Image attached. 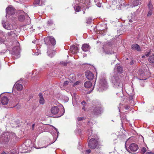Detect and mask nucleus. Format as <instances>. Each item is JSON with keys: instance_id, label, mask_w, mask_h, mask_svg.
Returning a JSON list of instances; mask_svg holds the SVG:
<instances>
[{"instance_id": "nucleus-1", "label": "nucleus", "mask_w": 154, "mask_h": 154, "mask_svg": "<svg viewBox=\"0 0 154 154\" xmlns=\"http://www.w3.org/2000/svg\"><path fill=\"white\" fill-rule=\"evenodd\" d=\"M112 83L115 88H118L120 90V92L122 91V79L119 78L117 74H116L112 78Z\"/></svg>"}, {"instance_id": "nucleus-2", "label": "nucleus", "mask_w": 154, "mask_h": 154, "mask_svg": "<svg viewBox=\"0 0 154 154\" xmlns=\"http://www.w3.org/2000/svg\"><path fill=\"white\" fill-rule=\"evenodd\" d=\"M88 145V147L91 149H98L99 148V143L97 139L91 138L89 141Z\"/></svg>"}, {"instance_id": "nucleus-3", "label": "nucleus", "mask_w": 154, "mask_h": 154, "mask_svg": "<svg viewBox=\"0 0 154 154\" xmlns=\"http://www.w3.org/2000/svg\"><path fill=\"white\" fill-rule=\"evenodd\" d=\"M45 44L47 45H54L55 44L56 41L54 38L52 37H47L44 38Z\"/></svg>"}, {"instance_id": "nucleus-4", "label": "nucleus", "mask_w": 154, "mask_h": 154, "mask_svg": "<svg viewBox=\"0 0 154 154\" xmlns=\"http://www.w3.org/2000/svg\"><path fill=\"white\" fill-rule=\"evenodd\" d=\"M11 54L13 57L15 58H17L20 57V52L19 48L18 47H14L12 50Z\"/></svg>"}, {"instance_id": "nucleus-5", "label": "nucleus", "mask_w": 154, "mask_h": 154, "mask_svg": "<svg viewBox=\"0 0 154 154\" xmlns=\"http://www.w3.org/2000/svg\"><path fill=\"white\" fill-rule=\"evenodd\" d=\"M125 148L128 152L131 153V152H134L137 151L138 149V147L136 144L132 143L130 144L128 149L126 146Z\"/></svg>"}, {"instance_id": "nucleus-6", "label": "nucleus", "mask_w": 154, "mask_h": 154, "mask_svg": "<svg viewBox=\"0 0 154 154\" xmlns=\"http://www.w3.org/2000/svg\"><path fill=\"white\" fill-rule=\"evenodd\" d=\"M99 86L100 88L99 89V90L100 91L106 90L108 87L107 82L105 79L100 80Z\"/></svg>"}, {"instance_id": "nucleus-7", "label": "nucleus", "mask_w": 154, "mask_h": 154, "mask_svg": "<svg viewBox=\"0 0 154 154\" xmlns=\"http://www.w3.org/2000/svg\"><path fill=\"white\" fill-rule=\"evenodd\" d=\"M110 46L108 44H106L103 46V51L106 54H112L114 52L113 51L110 50Z\"/></svg>"}, {"instance_id": "nucleus-8", "label": "nucleus", "mask_w": 154, "mask_h": 154, "mask_svg": "<svg viewBox=\"0 0 154 154\" xmlns=\"http://www.w3.org/2000/svg\"><path fill=\"white\" fill-rule=\"evenodd\" d=\"M102 107L100 105L95 106L93 109V112L94 115H97L100 114L102 112Z\"/></svg>"}, {"instance_id": "nucleus-9", "label": "nucleus", "mask_w": 154, "mask_h": 154, "mask_svg": "<svg viewBox=\"0 0 154 154\" xmlns=\"http://www.w3.org/2000/svg\"><path fill=\"white\" fill-rule=\"evenodd\" d=\"M6 16L7 15H12L15 13V11L14 8L12 6H9L6 9Z\"/></svg>"}, {"instance_id": "nucleus-10", "label": "nucleus", "mask_w": 154, "mask_h": 154, "mask_svg": "<svg viewBox=\"0 0 154 154\" xmlns=\"http://www.w3.org/2000/svg\"><path fill=\"white\" fill-rule=\"evenodd\" d=\"M51 114L53 115L57 114L59 112V108L57 106H53L50 109Z\"/></svg>"}, {"instance_id": "nucleus-11", "label": "nucleus", "mask_w": 154, "mask_h": 154, "mask_svg": "<svg viewBox=\"0 0 154 154\" xmlns=\"http://www.w3.org/2000/svg\"><path fill=\"white\" fill-rule=\"evenodd\" d=\"M85 75L87 78L89 80H92L94 78V75L89 71H87L85 72Z\"/></svg>"}, {"instance_id": "nucleus-12", "label": "nucleus", "mask_w": 154, "mask_h": 154, "mask_svg": "<svg viewBox=\"0 0 154 154\" xmlns=\"http://www.w3.org/2000/svg\"><path fill=\"white\" fill-rule=\"evenodd\" d=\"M78 47L75 45H72L70 47V50L71 52L73 54H76L78 52Z\"/></svg>"}, {"instance_id": "nucleus-13", "label": "nucleus", "mask_w": 154, "mask_h": 154, "mask_svg": "<svg viewBox=\"0 0 154 154\" xmlns=\"http://www.w3.org/2000/svg\"><path fill=\"white\" fill-rule=\"evenodd\" d=\"M9 99L6 96H4L1 99V102L3 105H6L8 103Z\"/></svg>"}, {"instance_id": "nucleus-14", "label": "nucleus", "mask_w": 154, "mask_h": 154, "mask_svg": "<svg viewBox=\"0 0 154 154\" xmlns=\"http://www.w3.org/2000/svg\"><path fill=\"white\" fill-rule=\"evenodd\" d=\"M6 40V37L3 35V32L0 31V43L4 42Z\"/></svg>"}, {"instance_id": "nucleus-15", "label": "nucleus", "mask_w": 154, "mask_h": 154, "mask_svg": "<svg viewBox=\"0 0 154 154\" xmlns=\"http://www.w3.org/2000/svg\"><path fill=\"white\" fill-rule=\"evenodd\" d=\"M116 69L118 72L119 73H121L123 71L122 68L119 64H116L115 66V68L114 69V70Z\"/></svg>"}, {"instance_id": "nucleus-16", "label": "nucleus", "mask_w": 154, "mask_h": 154, "mask_svg": "<svg viewBox=\"0 0 154 154\" xmlns=\"http://www.w3.org/2000/svg\"><path fill=\"white\" fill-rule=\"evenodd\" d=\"M2 24L3 27L6 29L10 30L11 29L10 24L8 22L5 23L4 21L2 22Z\"/></svg>"}, {"instance_id": "nucleus-17", "label": "nucleus", "mask_w": 154, "mask_h": 154, "mask_svg": "<svg viewBox=\"0 0 154 154\" xmlns=\"http://www.w3.org/2000/svg\"><path fill=\"white\" fill-rule=\"evenodd\" d=\"M90 49V47L87 44H84L82 47V50L85 52L88 51Z\"/></svg>"}, {"instance_id": "nucleus-18", "label": "nucleus", "mask_w": 154, "mask_h": 154, "mask_svg": "<svg viewBox=\"0 0 154 154\" xmlns=\"http://www.w3.org/2000/svg\"><path fill=\"white\" fill-rule=\"evenodd\" d=\"M132 49L133 50H135L137 51H141V49L139 45L137 44H134L131 46Z\"/></svg>"}, {"instance_id": "nucleus-19", "label": "nucleus", "mask_w": 154, "mask_h": 154, "mask_svg": "<svg viewBox=\"0 0 154 154\" xmlns=\"http://www.w3.org/2000/svg\"><path fill=\"white\" fill-rule=\"evenodd\" d=\"M38 96L39 97V103L41 104H44L45 103V100L42 94L40 93L38 94Z\"/></svg>"}, {"instance_id": "nucleus-20", "label": "nucleus", "mask_w": 154, "mask_h": 154, "mask_svg": "<svg viewBox=\"0 0 154 154\" xmlns=\"http://www.w3.org/2000/svg\"><path fill=\"white\" fill-rule=\"evenodd\" d=\"M8 37L10 38H12L13 37H14L16 35L13 31H11L7 33Z\"/></svg>"}, {"instance_id": "nucleus-21", "label": "nucleus", "mask_w": 154, "mask_h": 154, "mask_svg": "<svg viewBox=\"0 0 154 154\" xmlns=\"http://www.w3.org/2000/svg\"><path fill=\"white\" fill-rule=\"evenodd\" d=\"M47 53L50 57H52L55 54L56 52L54 50H48Z\"/></svg>"}, {"instance_id": "nucleus-22", "label": "nucleus", "mask_w": 154, "mask_h": 154, "mask_svg": "<svg viewBox=\"0 0 154 154\" xmlns=\"http://www.w3.org/2000/svg\"><path fill=\"white\" fill-rule=\"evenodd\" d=\"M84 86L87 88H90L92 86V83L90 81H87L85 82Z\"/></svg>"}, {"instance_id": "nucleus-23", "label": "nucleus", "mask_w": 154, "mask_h": 154, "mask_svg": "<svg viewBox=\"0 0 154 154\" xmlns=\"http://www.w3.org/2000/svg\"><path fill=\"white\" fill-rule=\"evenodd\" d=\"M15 88L18 91L22 90L23 89V85L20 84H17L15 85Z\"/></svg>"}, {"instance_id": "nucleus-24", "label": "nucleus", "mask_w": 154, "mask_h": 154, "mask_svg": "<svg viewBox=\"0 0 154 154\" xmlns=\"http://www.w3.org/2000/svg\"><path fill=\"white\" fill-rule=\"evenodd\" d=\"M148 60L150 63H154V54L151 55L149 57Z\"/></svg>"}, {"instance_id": "nucleus-25", "label": "nucleus", "mask_w": 154, "mask_h": 154, "mask_svg": "<svg viewBox=\"0 0 154 154\" xmlns=\"http://www.w3.org/2000/svg\"><path fill=\"white\" fill-rule=\"evenodd\" d=\"M59 132L57 131V129L54 127L53 129V132H51V134L53 137H54L55 136H56L57 134H58Z\"/></svg>"}, {"instance_id": "nucleus-26", "label": "nucleus", "mask_w": 154, "mask_h": 154, "mask_svg": "<svg viewBox=\"0 0 154 154\" xmlns=\"http://www.w3.org/2000/svg\"><path fill=\"white\" fill-rule=\"evenodd\" d=\"M141 0H135L133 2V6H131V7H133L137 6L140 3V2Z\"/></svg>"}, {"instance_id": "nucleus-27", "label": "nucleus", "mask_w": 154, "mask_h": 154, "mask_svg": "<svg viewBox=\"0 0 154 154\" xmlns=\"http://www.w3.org/2000/svg\"><path fill=\"white\" fill-rule=\"evenodd\" d=\"M40 0H34L33 3V5L35 6H38L40 4Z\"/></svg>"}, {"instance_id": "nucleus-28", "label": "nucleus", "mask_w": 154, "mask_h": 154, "mask_svg": "<svg viewBox=\"0 0 154 154\" xmlns=\"http://www.w3.org/2000/svg\"><path fill=\"white\" fill-rule=\"evenodd\" d=\"M81 7L79 6H76L75 8V11L79 12L81 11Z\"/></svg>"}, {"instance_id": "nucleus-29", "label": "nucleus", "mask_w": 154, "mask_h": 154, "mask_svg": "<svg viewBox=\"0 0 154 154\" xmlns=\"http://www.w3.org/2000/svg\"><path fill=\"white\" fill-rule=\"evenodd\" d=\"M148 6L150 10H152L153 8V6L152 5V4L151 2H149V4H148Z\"/></svg>"}, {"instance_id": "nucleus-30", "label": "nucleus", "mask_w": 154, "mask_h": 154, "mask_svg": "<svg viewBox=\"0 0 154 154\" xmlns=\"http://www.w3.org/2000/svg\"><path fill=\"white\" fill-rule=\"evenodd\" d=\"M18 19L19 21H22L24 19V16L23 15H20Z\"/></svg>"}, {"instance_id": "nucleus-31", "label": "nucleus", "mask_w": 154, "mask_h": 154, "mask_svg": "<svg viewBox=\"0 0 154 154\" xmlns=\"http://www.w3.org/2000/svg\"><path fill=\"white\" fill-rule=\"evenodd\" d=\"M67 62L65 61H62L60 62V63L63 66H66L67 65Z\"/></svg>"}, {"instance_id": "nucleus-32", "label": "nucleus", "mask_w": 154, "mask_h": 154, "mask_svg": "<svg viewBox=\"0 0 154 154\" xmlns=\"http://www.w3.org/2000/svg\"><path fill=\"white\" fill-rule=\"evenodd\" d=\"M146 151V149L144 147H143L141 149V152L142 154H144Z\"/></svg>"}, {"instance_id": "nucleus-33", "label": "nucleus", "mask_w": 154, "mask_h": 154, "mask_svg": "<svg viewBox=\"0 0 154 154\" xmlns=\"http://www.w3.org/2000/svg\"><path fill=\"white\" fill-rule=\"evenodd\" d=\"M152 14V12L151 11V10H150L149 11L147 15L148 17H150L151 16Z\"/></svg>"}, {"instance_id": "nucleus-34", "label": "nucleus", "mask_w": 154, "mask_h": 154, "mask_svg": "<svg viewBox=\"0 0 154 154\" xmlns=\"http://www.w3.org/2000/svg\"><path fill=\"white\" fill-rule=\"evenodd\" d=\"M47 23L49 25H51L53 23V21L51 20H49L47 22Z\"/></svg>"}, {"instance_id": "nucleus-35", "label": "nucleus", "mask_w": 154, "mask_h": 154, "mask_svg": "<svg viewBox=\"0 0 154 154\" xmlns=\"http://www.w3.org/2000/svg\"><path fill=\"white\" fill-rule=\"evenodd\" d=\"M77 120L78 121H80L82 120H83L85 119V118L84 117H78L77 119Z\"/></svg>"}, {"instance_id": "nucleus-36", "label": "nucleus", "mask_w": 154, "mask_h": 154, "mask_svg": "<svg viewBox=\"0 0 154 154\" xmlns=\"http://www.w3.org/2000/svg\"><path fill=\"white\" fill-rule=\"evenodd\" d=\"M69 83V82L68 81H66L64 82L63 84V86H65L67 85Z\"/></svg>"}, {"instance_id": "nucleus-37", "label": "nucleus", "mask_w": 154, "mask_h": 154, "mask_svg": "<svg viewBox=\"0 0 154 154\" xmlns=\"http://www.w3.org/2000/svg\"><path fill=\"white\" fill-rule=\"evenodd\" d=\"M91 152V150L90 149L86 150L85 153L87 154H89Z\"/></svg>"}, {"instance_id": "nucleus-38", "label": "nucleus", "mask_w": 154, "mask_h": 154, "mask_svg": "<svg viewBox=\"0 0 154 154\" xmlns=\"http://www.w3.org/2000/svg\"><path fill=\"white\" fill-rule=\"evenodd\" d=\"M134 95V94H131V95H130V97H129V99L131 100H133V97Z\"/></svg>"}, {"instance_id": "nucleus-39", "label": "nucleus", "mask_w": 154, "mask_h": 154, "mask_svg": "<svg viewBox=\"0 0 154 154\" xmlns=\"http://www.w3.org/2000/svg\"><path fill=\"white\" fill-rule=\"evenodd\" d=\"M150 53V52H146L145 53V55L146 56V57H148L149 56V54Z\"/></svg>"}, {"instance_id": "nucleus-40", "label": "nucleus", "mask_w": 154, "mask_h": 154, "mask_svg": "<svg viewBox=\"0 0 154 154\" xmlns=\"http://www.w3.org/2000/svg\"><path fill=\"white\" fill-rule=\"evenodd\" d=\"M37 52L35 53V54L36 55H38L40 51L37 49Z\"/></svg>"}, {"instance_id": "nucleus-41", "label": "nucleus", "mask_w": 154, "mask_h": 154, "mask_svg": "<svg viewBox=\"0 0 154 154\" xmlns=\"http://www.w3.org/2000/svg\"><path fill=\"white\" fill-rule=\"evenodd\" d=\"M88 132H89V136H91L92 133V130H90L88 131Z\"/></svg>"}, {"instance_id": "nucleus-42", "label": "nucleus", "mask_w": 154, "mask_h": 154, "mask_svg": "<svg viewBox=\"0 0 154 154\" xmlns=\"http://www.w3.org/2000/svg\"><path fill=\"white\" fill-rule=\"evenodd\" d=\"M97 7H100L101 6V5L100 3H97Z\"/></svg>"}, {"instance_id": "nucleus-43", "label": "nucleus", "mask_w": 154, "mask_h": 154, "mask_svg": "<svg viewBox=\"0 0 154 154\" xmlns=\"http://www.w3.org/2000/svg\"><path fill=\"white\" fill-rule=\"evenodd\" d=\"M134 60H131L130 62V64L131 65H132L133 64H134Z\"/></svg>"}, {"instance_id": "nucleus-44", "label": "nucleus", "mask_w": 154, "mask_h": 154, "mask_svg": "<svg viewBox=\"0 0 154 154\" xmlns=\"http://www.w3.org/2000/svg\"><path fill=\"white\" fill-rule=\"evenodd\" d=\"M130 108V107L127 105L125 106V108L126 109H128Z\"/></svg>"}, {"instance_id": "nucleus-45", "label": "nucleus", "mask_w": 154, "mask_h": 154, "mask_svg": "<svg viewBox=\"0 0 154 154\" xmlns=\"http://www.w3.org/2000/svg\"><path fill=\"white\" fill-rule=\"evenodd\" d=\"M146 154H154V153L151 152H147Z\"/></svg>"}, {"instance_id": "nucleus-46", "label": "nucleus", "mask_w": 154, "mask_h": 154, "mask_svg": "<svg viewBox=\"0 0 154 154\" xmlns=\"http://www.w3.org/2000/svg\"><path fill=\"white\" fill-rule=\"evenodd\" d=\"M35 124H32V130L34 129V128L35 127Z\"/></svg>"}, {"instance_id": "nucleus-47", "label": "nucleus", "mask_w": 154, "mask_h": 154, "mask_svg": "<svg viewBox=\"0 0 154 154\" xmlns=\"http://www.w3.org/2000/svg\"><path fill=\"white\" fill-rule=\"evenodd\" d=\"M10 154H18L17 153V152H10Z\"/></svg>"}, {"instance_id": "nucleus-48", "label": "nucleus", "mask_w": 154, "mask_h": 154, "mask_svg": "<svg viewBox=\"0 0 154 154\" xmlns=\"http://www.w3.org/2000/svg\"><path fill=\"white\" fill-rule=\"evenodd\" d=\"M36 40H34L32 41V42L34 44H35L36 43Z\"/></svg>"}, {"instance_id": "nucleus-49", "label": "nucleus", "mask_w": 154, "mask_h": 154, "mask_svg": "<svg viewBox=\"0 0 154 154\" xmlns=\"http://www.w3.org/2000/svg\"><path fill=\"white\" fill-rule=\"evenodd\" d=\"M64 110L63 112V113L62 114H61L60 116L62 115H63L64 113Z\"/></svg>"}, {"instance_id": "nucleus-50", "label": "nucleus", "mask_w": 154, "mask_h": 154, "mask_svg": "<svg viewBox=\"0 0 154 154\" xmlns=\"http://www.w3.org/2000/svg\"><path fill=\"white\" fill-rule=\"evenodd\" d=\"M47 115L48 116H49V117H52V116H51V114L50 115V114H48V113H47Z\"/></svg>"}, {"instance_id": "nucleus-51", "label": "nucleus", "mask_w": 154, "mask_h": 154, "mask_svg": "<svg viewBox=\"0 0 154 154\" xmlns=\"http://www.w3.org/2000/svg\"><path fill=\"white\" fill-rule=\"evenodd\" d=\"M1 154H6V153L5 152H2V153H1Z\"/></svg>"}, {"instance_id": "nucleus-52", "label": "nucleus", "mask_w": 154, "mask_h": 154, "mask_svg": "<svg viewBox=\"0 0 154 154\" xmlns=\"http://www.w3.org/2000/svg\"><path fill=\"white\" fill-rule=\"evenodd\" d=\"M83 103H85V101H82V103L83 104Z\"/></svg>"}, {"instance_id": "nucleus-53", "label": "nucleus", "mask_w": 154, "mask_h": 154, "mask_svg": "<svg viewBox=\"0 0 154 154\" xmlns=\"http://www.w3.org/2000/svg\"><path fill=\"white\" fill-rule=\"evenodd\" d=\"M78 82L79 83V82H76L75 83V85H77V84H78Z\"/></svg>"}, {"instance_id": "nucleus-54", "label": "nucleus", "mask_w": 154, "mask_h": 154, "mask_svg": "<svg viewBox=\"0 0 154 154\" xmlns=\"http://www.w3.org/2000/svg\"><path fill=\"white\" fill-rule=\"evenodd\" d=\"M82 109L83 110H85V107H84V106H83V107L82 108Z\"/></svg>"}, {"instance_id": "nucleus-55", "label": "nucleus", "mask_w": 154, "mask_h": 154, "mask_svg": "<svg viewBox=\"0 0 154 154\" xmlns=\"http://www.w3.org/2000/svg\"><path fill=\"white\" fill-rule=\"evenodd\" d=\"M143 72L142 71V73H141V74H143Z\"/></svg>"}, {"instance_id": "nucleus-56", "label": "nucleus", "mask_w": 154, "mask_h": 154, "mask_svg": "<svg viewBox=\"0 0 154 154\" xmlns=\"http://www.w3.org/2000/svg\"><path fill=\"white\" fill-rule=\"evenodd\" d=\"M85 11H84L83 12V14H85Z\"/></svg>"}, {"instance_id": "nucleus-57", "label": "nucleus", "mask_w": 154, "mask_h": 154, "mask_svg": "<svg viewBox=\"0 0 154 154\" xmlns=\"http://www.w3.org/2000/svg\"><path fill=\"white\" fill-rule=\"evenodd\" d=\"M144 57V56H143V57Z\"/></svg>"}, {"instance_id": "nucleus-58", "label": "nucleus", "mask_w": 154, "mask_h": 154, "mask_svg": "<svg viewBox=\"0 0 154 154\" xmlns=\"http://www.w3.org/2000/svg\"><path fill=\"white\" fill-rule=\"evenodd\" d=\"M120 5L122 6V4H121V5H120Z\"/></svg>"}, {"instance_id": "nucleus-59", "label": "nucleus", "mask_w": 154, "mask_h": 154, "mask_svg": "<svg viewBox=\"0 0 154 154\" xmlns=\"http://www.w3.org/2000/svg\"><path fill=\"white\" fill-rule=\"evenodd\" d=\"M127 60H128V58H127Z\"/></svg>"}, {"instance_id": "nucleus-60", "label": "nucleus", "mask_w": 154, "mask_h": 154, "mask_svg": "<svg viewBox=\"0 0 154 154\" xmlns=\"http://www.w3.org/2000/svg\"><path fill=\"white\" fill-rule=\"evenodd\" d=\"M17 105H16V106H17Z\"/></svg>"}, {"instance_id": "nucleus-61", "label": "nucleus", "mask_w": 154, "mask_h": 154, "mask_svg": "<svg viewBox=\"0 0 154 154\" xmlns=\"http://www.w3.org/2000/svg\"><path fill=\"white\" fill-rule=\"evenodd\" d=\"M130 21L131 22V21L130 20Z\"/></svg>"}]
</instances>
